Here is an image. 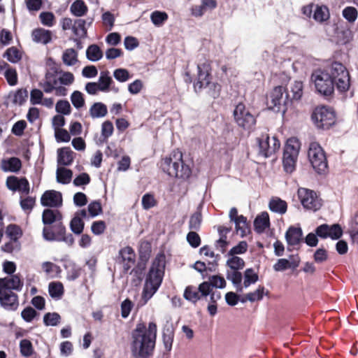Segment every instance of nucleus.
<instances>
[{
  "label": "nucleus",
  "instance_id": "13",
  "mask_svg": "<svg viewBox=\"0 0 358 358\" xmlns=\"http://www.w3.org/2000/svg\"><path fill=\"white\" fill-rule=\"evenodd\" d=\"M0 304L6 310H16L19 306L18 296L11 290L2 289L0 292Z\"/></svg>",
  "mask_w": 358,
  "mask_h": 358
},
{
  "label": "nucleus",
  "instance_id": "10",
  "mask_svg": "<svg viewBox=\"0 0 358 358\" xmlns=\"http://www.w3.org/2000/svg\"><path fill=\"white\" fill-rule=\"evenodd\" d=\"M233 115L236 123L245 129H250L256 124L255 116L243 103H238L236 106Z\"/></svg>",
  "mask_w": 358,
  "mask_h": 358
},
{
  "label": "nucleus",
  "instance_id": "12",
  "mask_svg": "<svg viewBox=\"0 0 358 358\" xmlns=\"http://www.w3.org/2000/svg\"><path fill=\"white\" fill-rule=\"evenodd\" d=\"M6 187L12 192H17L21 194L27 195L30 192L29 181L24 177L15 176H8L6 179Z\"/></svg>",
  "mask_w": 358,
  "mask_h": 358
},
{
  "label": "nucleus",
  "instance_id": "63",
  "mask_svg": "<svg viewBox=\"0 0 358 358\" xmlns=\"http://www.w3.org/2000/svg\"><path fill=\"white\" fill-rule=\"evenodd\" d=\"M28 96V92L25 89H20L15 92L13 96V102L17 104H22Z\"/></svg>",
  "mask_w": 358,
  "mask_h": 358
},
{
  "label": "nucleus",
  "instance_id": "50",
  "mask_svg": "<svg viewBox=\"0 0 358 358\" xmlns=\"http://www.w3.org/2000/svg\"><path fill=\"white\" fill-rule=\"evenodd\" d=\"M349 233L354 243H358V213L352 219Z\"/></svg>",
  "mask_w": 358,
  "mask_h": 358
},
{
  "label": "nucleus",
  "instance_id": "5",
  "mask_svg": "<svg viewBox=\"0 0 358 358\" xmlns=\"http://www.w3.org/2000/svg\"><path fill=\"white\" fill-rule=\"evenodd\" d=\"M315 126L318 129H328L336 122L335 111L330 107H316L311 115Z\"/></svg>",
  "mask_w": 358,
  "mask_h": 358
},
{
  "label": "nucleus",
  "instance_id": "29",
  "mask_svg": "<svg viewBox=\"0 0 358 358\" xmlns=\"http://www.w3.org/2000/svg\"><path fill=\"white\" fill-rule=\"evenodd\" d=\"M301 148V143L298 138L295 137L289 138L286 143L284 153L286 155L298 157Z\"/></svg>",
  "mask_w": 358,
  "mask_h": 358
},
{
  "label": "nucleus",
  "instance_id": "45",
  "mask_svg": "<svg viewBox=\"0 0 358 358\" xmlns=\"http://www.w3.org/2000/svg\"><path fill=\"white\" fill-rule=\"evenodd\" d=\"M342 15L349 23H354L357 19L358 11L353 6H347L343 10Z\"/></svg>",
  "mask_w": 358,
  "mask_h": 358
},
{
  "label": "nucleus",
  "instance_id": "14",
  "mask_svg": "<svg viewBox=\"0 0 358 358\" xmlns=\"http://www.w3.org/2000/svg\"><path fill=\"white\" fill-rule=\"evenodd\" d=\"M315 233L317 236L322 238L338 239L342 236L343 231L339 224L328 225L324 224L316 228Z\"/></svg>",
  "mask_w": 358,
  "mask_h": 358
},
{
  "label": "nucleus",
  "instance_id": "32",
  "mask_svg": "<svg viewBox=\"0 0 358 358\" xmlns=\"http://www.w3.org/2000/svg\"><path fill=\"white\" fill-rule=\"evenodd\" d=\"M62 216L58 210L46 209L43 211L42 220L44 224H51L55 222L61 221Z\"/></svg>",
  "mask_w": 358,
  "mask_h": 358
},
{
  "label": "nucleus",
  "instance_id": "40",
  "mask_svg": "<svg viewBox=\"0 0 358 358\" xmlns=\"http://www.w3.org/2000/svg\"><path fill=\"white\" fill-rule=\"evenodd\" d=\"M71 13L78 17L84 15L87 11V7L82 0H77L71 6Z\"/></svg>",
  "mask_w": 358,
  "mask_h": 358
},
{
  "label": "nucleus",
  "instance_id": "9",
  "mask_svg": "<svg viewBox=\"0 0 358 358\" xmlns=\"http://www.w3.org/2000/svg\"><path fill=\"white\" fill-rule=\"evenodd\" d=\"M259 153L264 157H268L278 152L280 147V143L275 136L268 134H262L257 138Z\"/></svg>",
  "mask_w": 358,
  "mask_h": 358
},
{
  "label": "nucleus",
  "instance_id": "60",
  "mask_svg": "<svg viewBox=\"0 0 358 358\" xmlns=\"http://www.w3.org/2000/svg\"><path fill=\"white\" fill-rule=\"evenodd\" d=\"M4 76L10 85L14 86L17 83V75L14 69L8 68L4 73Z\"/></svg>",
  "mask_w": 358,
  "mask_h": 358
},
{
  "label": "nucleus",
  "instance_id": "46",
  "mask_svg": "<svg viewBox=\"0 0 358 358\" xmlns=\"http://www.w3.org/2000/svg\"><path fill=\"white\" fill-rule=\"evenodd\" d=\"M152 22L157 27L162 26L168 19V15L165 12L154 11L150 15Z\"/></svg>",
  "mask_w": 358,
  "mask_h": 358
},
{
  "label": "nucleus",
  "instance_id": "4",
  "mask_svg": "<svg viewBox=\"0 0 358 358\" xmlns=\"http://www.w3.org/2000/svg\"><path fill=\"white\" fill-rule=\"evenodd\" d=\"M160 166L164 173L171 177L187 179L191 175V170L184 164L182 152L179 150H174L169 156L164 157Z\"/></svg>",
  "mask_w": 358,
  "mask_h": 358
},
{
  "label": "nucleus",
  "instance_id": "49",
  "mask_svg": "<svg viewBox=\"0 0 358 358\" xmlns=\"http://www.w3.org/2000/svg\"><path fill=\"white\" fill-rule=\"evenodd\" d=\"M61 320L57 313H48L43 316V322L46 326H57Z\"/></svg>",
  "mask_w": 358,
  "mask_h": 358
},
{
  "label": "nucleus",
  "instance_id": "48",
  "mask_svg": "<svg viewBox=\"0 0 358 358\" xmlns=\"http://www.w3.org/2000/svg\"><path fill=\"white\" fill-rule=\"evenodd\" d=\"M113 76L116 80L120 83H125L131 78L129 71L123 68L115 69L113 71Z\"/></svg>",
  "mask_w": 358,
  "mask_h": 358
},
{
  "label": "nucleus",
  "instance_id": "21",
  "mask_svg": "<svg viewBox=\"0 0 358 358\" xmlns=\"http://www.w3.org/2000/svg\"><path fill=\"white\" fill-rule=\"evenodd\" d=\"M303 94V84L301 81L294 80L289 85V99L292 101H299Z\"/></svg>",
  "mask_w": 358,
  "mask_h": 358
},
{
  "label": "nucleus",
  "instance_id": "24",
  "mask_svg": "<svg viewBox=\"0 0 358 358\" xmlns=\"http://www.w3.org/2000/svg\"><path fill=\"white\" fill-rule=\"evenodd\" d=\"M302 237L301 228L291 227L285 234L286 241L289 245H296L299 243Z\"/></svg>",
  "mask_w": 358,
  "mask_h": 358
},
{
  "label": "nucleus",
  "instance_id": "51",
  "mask_svg": "<svg viewBox=\"0 0 358 358\" xmlns=\"http://www.w3.org/2000/svg\"><path fill=\"white\" fill-rule=\"evenodd\" d=\"M58 80H59L60 85L64 87L69 86L73 83L74 76L71 72L61 71L59 72Z\"/></svg>",
  "mask_w": 358,
  "mask_h": 358
},
{
  "label": "nucleus",
  "instance_id": "30",
  "mask_svg": "<svg viewBox=\"0 0 358 358\" xmlns=\"http://www.w3.org/2000/svg\"><path fill=\"white\" fill-rule=\"evenodd\" d=\"M269 209L280 215L285 214L287 211V203L278 197H273L268 204Z\"/></svg>",
  "mask_w": 358,
  "mask_h": 358
},
{
  "label": "nucleus",
  "instance_id": "38",
  "mask_svg": "<svg viewBox=\"0 0 358 358\" xmlns=\"http://www.w3.org/2000/svg\"><path fill=\"white\" fill-rule=\"evenodd\" d=\"M72 171L64 167H58L56 172L57 181L62 184H68L72 178Z\"/></svg>",
  "mask_w": 358,
  "mask_h": 358
},
{
  "label": "nucleus",
  "instance_id": "28",
  "mask_svg": "<svg viewBox=\"0 0 358 358\" xmlns=\"http://www.w3.org/2000/svg\"><path fill=\"white\" fill-rule=\"evenodd\" d=\"M270 224L269 216L266 212H263L259 215L254 221L255 230L258 233H262L268 228Z\"/></svg>",
  "mask_w": 358,
  "mask_h": 358
},
{
  "label": "nucleus",
  "instance_id": "61",
  "mask_svg": "<svg viewBox=\"0 0 358 358\" xmlns=\"http://www.w3.org/2000/svg\"><path fill=\"white\" fill-rule=\"evenodd\" d=\"M143 87V83L140 79H136L128 85V91L131 94L135 95L141 92Z\"/></svg>",
  "mask_w": 358,
  "mask_h": 358
},
{
  "label": "nucleus",
  "instance_id": "59",
  "mask_svg": "<svg viewBox=\"0 0 358 358\" xmlns=\"http://www.w3.org/2000/svg\"><path fill=\"white\" fill-rule=\"evenodd\" d=\"M35 198L27 196L20 199V206L24 211L30 212L35 205Z\"/></svg>",
  "mask_w": 358,
  "mask_h": 358
},
{
  "label": "nucleus",
  "instance_id": "27",
  "mask_svg": "<svg viewBox=\"0 0 358 358\" xmlns=\"http://www.w3.org/2000/svg\"><path fill=\"white\" fill-rule=\"evenodd\" d=\"M299 265V259H279L273 265V269L275 271H283L287 268H295Z\"/></svg>",
  "mask_w": 358,
  "mask_h": 358
},
{
  "label": "nucleus",
  "instance_id": "62",
  "mask_svg": "<svg viewBox=\"0 0 358 358\" xmlns=\"http://www.w3.org/2000/svg\"><path fill=\"white\" fill-rule=\"evenodd\" d=\"M248 250V243L245 241H241L237 245L233 247L228 253V255H237L245 253Z\"/></svg>",
  "mask_w": 358,
  "mask_h": 358
},
{
  "label": "nucleus",
  "instance_id": "33",
  "mask_svg": "<svg viewBox=\"0 0 358 358\" xmlns=\"http://www.w3.org/2000/svg\"><path fill=\"white\" fill-rule=\"evenodd\" d=\"M227 278L232 282L237 292H243V287L241 285L243 276L241 273L235 270L228 271L227 272Z\"/></svg>",
  "mask_w": 358,
  "mask_h": 358
},
{
  "label": "nucleus",
  "instance_id": "36",
  "mask_svg": "<svg viewBox=\"0 0 358 358\" xmlns=\"http://www.w3.org/2000/svg\"><path fill=\"white\" fill-rule=\"evenodd\" d=\"M235 223V227L237 234L240 236L243 237L249 232L248 224L247 219L243 215H240L236 220Z\"/></svg>",
  "mask_w": 358,
  "mask_h": 358
},
{
  "label": "nucleus",
  "instance_id": "6",
  "mask_svg": "<svg viewBox=\"0 0 358 358\" xmlns=\"http://www.w3.org/2000/svg\"><path fill=\"white\" fill-rule=\"evenodd\" d=\"M43 238L48 241H63L69 246L73 245L74 238L71 234H66V228L61 222L52 227H45L43 230Z\"/></svg>",
  "mask_w": 358,
  "mask_h": 358
},
{
  "label": "nucleus",
  "instance_id": "42",
  "mask_svg": "<svg viewBox=\"0 0 358 358\" xmlns=\"http://www.w3.org/2000/svg\"><path fill=\"white\" fill-rule=\"evenodd\" d=\"M184 298L192 303H196L200 299V295L198 289L192 286L186 287L183 294Z\"/></svg>",
  "mask_w": 358,
  "mask_h": 358
},
{
  "label": "nucleus",
  "instance_id": "20",
  "mask_svg": "<svg viewBox=\"0 0 358 358\" xmlns=\"http://www.w3.org/2000/svg\"><path fill=\"white\" fill-rule=\"evenodd\" d=\"M0 168L4 172L17 173L22 168V162L19 158L15 157L3 159Z\"/></svg>",
  "mask_w": 358,
  "mask_h": 358
},
{
  "label": "nucleus",
  "instance_id": "64",
  "mask_svg": "<svg viewBox=\"0 0 358 358\" xmlns=\"http://www.w3.org/2000/svg\"><path fill=\"white\" fill-rule=\"evenodd\" d=\"M55 137L57 142H69L71 140L69 133L64 129L55 130Z\"/></svg>",
  "mask_w": 358,
  "mask_h": 358
},
{
  "label": "nucleus",
  "instance_id": "17",
  "mask_svg": "<svg viewBox=\"0 0 358 358\" xmlns=\"http://www.w3.org/2000/svg\"><path fill=\"white\" fill-rule=\"evenodd\" d=\"M41 203L43 206L59 207L62 204V194L55 190H48L42 195Z\"/></svg>",
  "mask_w": 358,
  "mask_h": 358
},
{
  "label": "nucleus",
  "instance_id": "52",
  "mask_svg": "<svg viewBox=\"0 0 358 358\" xmlns=\"http://www.w3.org/2000/svg\"><path fill=\"white\" fill-rule=\"evenodd\" d=\"M4 57L10 62L16 63L21 59V54L16 48H8L4 54Z\"/></svg>",
  "mask_w": 358,
  "mask_h": 358
},
{
  "label": "nucleus",
  "instance_id": "55",
  "mask_svg": "<svg viewBox=\"0 0 358 358\" xmlns=\"http://www.w3.org/2000/svg\"><path fill=\"white\" fill-rule=\"evenodd\" d=\"M41 23L47 27H52L55 22L53 13L50 12H43L39 15Z\"/></svg>",
  "mask_w": 358,
  "mask_h": 358
},
{
  "label": "nucleus",
  "instance_id": "2",
  "mask_svg": "<svg viewBox=\"0 0 358 358\" xmlns=\"http://www.w3.org/2000/svg\"><path fill=\"white\" fill-rule=\"evenodd\" d=\"M156 337L157 325L155 322H149L148 327L138 324L131 334V355L134 358H148L155 348Z\"/></svg>",
  "mask_w": 358,
  "mask_h": 358
},
{
  "label": "nucleus",
  "instance_id": "16",
  "mask_svg": "<svg viewBox=\"0 0 358 358\" xmlns=\"http://www.w3.org/2000/svg\"><path fill=\"white\" fill-rule=\"evenodd\" d=\"M198 69V79L194 84L195 90H201L204 87L205 85H208L210 82V64L208 61H205L203 63L199 64Z\"/></svg>",
  "mask_w": 358,
  "mask_h": 358
},
{
  "label": "nucleus",
  "instance_id": "37",
  "mask_svg": "<svg viewBox=\"0 0 358 358\" xmlns=\"http://www.w3.org/2000/svg\"><path fill=\"white\" fill-rule=\"evenodd\" d=\"M86 56L90 61L97 62L102 58L103 52L97 45L93 44L87 48Z\"/></svg>",
  "mask_w": 358,
  "mask_h": 358
},
{
  "label": "nucleus",
  "instance_id": "22",
  "mask_svg": "<svg viewBox=\"0 0 358 358\" xmlns=\"http://www.w3.org/2000/svg\"><path fill=\"white\" fill-rule=\"evenodd\" d=\"M74 158V152L69 148H62L57 150V163L59 165H70Z\"/></svg>",
  "mask_w": 358,
  "mask_h": 358
},
{
  "label": "nucleus",
  "instance_id": "31",
  "mask_svg": "<svg viewBox=\"0 0 358 358\" xmlns=\"http://www.w3.org/2000/svg\"><path fill=\"white\" fill-rule=\"evenodd\" d=\"M89 113L93 118H101L106 115L108 113L107 106L101 102L94 103L90 108Z\"/></svg>",
  "mask_w": 358,
  "mask_h": 358
},
{
  "label": "nucleus",
  "instance_id": "15",
  "mask_svg": "<svg viewBox=\"0 0 358 358\" xmlns=\"http://www.w3.org/2000/svg\"><path fill=\"white\" fill-rule=\"evenodd\" d=\"M284 92L285 90L282 86H277L273 88L268 98V101L273 109L278 110L280 106L285 105L287 103L289 95L284 94Z\"/></svg>",
  "mask_w": 358,
  "mask_h": 358
},
{
  "label": "nucleus",
  "instance_id": "19",
  "mask_svg": "<svg viewBox=\"0 0 358 358\" xmlns=\"http://www.w3.org/2000/svg\"><path fill=\"white\" fill-rule=\"evenodd\" d=\"M23 283L18 275H12L6 278H0V287L7 290H20Z\"/></svg>",
  "mask_w": 358,
  "mask_h": 358
},
{
  "label": "nucleus",
  "instance_id": "11",
  "mask_svg": "<svg viewBox=\"0 0 358 358\" xmlns=\"http://www.w3.org/2000/svg\"><path fill=\"white\" fill-rule=\"evenodd\" d=\"M298 196L304 208L308 210L316 211L322 206L321 199L317 194L306 188H299Z\"/></svg>",
  "mask_w": 358,
  "mask_h": 358
},
{
  "label": "nucleus",
  "instance_id": "1",
  "mask_svg": "<svg viewBox=\"0 0 358 358\" xmlns=\"http://www.w3.org/2000/svg\"><path fill=\"white\" fill-rule=\"evenodd\" d=\"M316 90L324 96H330L334 85L340 92L350 87V76L346 68L340 62H333L324 69L315 70L311 76Z\"/></svg>",
  "mask_w": 358,
  "mask_h": 358
},
{
  "label": "nucleus",
  "instance_id": "43",
  "mask_svg": "<svg viewBox=\"0 0 358 358\" xmlns=\"http://www.w3.org/2000/svg\"><path fill=\"white\" fill-rule=\"evenodd\" d=\"M258 280V275L252 268H248L244 272V281L243 287L247 288Z\"/></svg>",
  "mask_w": 358,
  "mask_h": 358
},
{
  "label": "nucleus",
  "instance_id": "39",
  "mask_svg": "<svg viewBox=\"0 0 358 358\" xmlns=\"http://www.w3.org/2000/svg\"><path fill=\"white\" fill-rule=\"evenodd\" d=\"M226 264L227 266L231 268V270L235 271L241 270L245 266L244 260L236 255H228V259Z\"/></svg>",
  "mask_w": 358,
  "mask_h": 358
},
{
  "label": "nucleus",
  "instance_id": "47",
  "mask_svg": "<svg viewBox=\"0 0 358 358\" xmlns=\"http://www.w3.org/2000/svg\"><path fill=\"white\" fill-rule=\"evenodd\" d=\"M71 230L76 234H80L84 229V222L78 216H74L70 222Z\"/></svg>",
  "mask_w": 358,
  "mask_h": 358
},
{
  "label": "nucleus",
  "instance_id": "58",
  "mask_svg": "<svg viewBox=\"0 0 358 358\" xmlns=\"http://www.w3.org/2000/svg\"><path fill=\"white\" fill-rule=\"evenodd\" d=\"M20 352L24 357L30 356L33 352L32 344L27 339H23L20 343Z\"/></svg>",
  "mask_w": 358,
  "mask_h": 358
},
{
  "label": "nucleus",
  "instance_id": "25",
  "mask_svg": "<svg viewBox=\"0 0 358 358\" xmlns=\"http://www.w3.org/2000/svg\"><path fill=\"white\" fill-rule=\"evenodd\" d=\"M113 83V79L107 71L100 73L98 82H96L100 92H108L110 90V85Z\"/></svg>",
  "mask_w": 358,
  "mask_h": 358
},
{
  "label": "nucleus",
  "instance_id": "18",
  "mask_svg": "<svg viewBox=\"0 0 358 358\" xmlns=\"http://www.w3.org/2000/svg\"><path fill=\"white\" fill-rule=\"evenodd\" d=\"M121 262L125 271H128L134 265L136 255L131 247H125L120 250L119 252Z\"/></svg>",
  "mask_w": 358,
  "mask_h": 358
},
{
  "label": "nucleus",
  "instance_id": "26",
  "mask_svg": "<svg viewBox=\"0 0 358 358\" xmlns=\"http://www.w3.org/2000/svg\"><path fill=\"white\" fill-rule=\"evenodd\" d=\"M31 36L35 42L43 44L48 43L52 38L51 31L42 28L34 30Z\"/></svg>",
  "mask_w": 358,
  "mask_h": 358
},
{
  "label": "nucleus",
  "instance_id": "34",
  "mask_svg": "<svg viewBox=\"0 0 358 358\" xmlns=\"http://www.w3.org/2000/svg\"><path fill=\"white\" fill-rule=\"evenodd\" d=\"M62 58L64 64L68 66H73L78 62V52L73 48L65 50Z\"/></svg>",
  "mask_w": 358,
  "mask_h": 358
},
{
  "label": "nucleus",
  "instance_id": "56",
  "mask_svg": "<svg viewBox=\"0 0 358 358\" xmlns=\"http://www.w3.org/2000/svg\"><path fill=\"white\" fill-rule=\"evenodd\" d=\"M264 293V287L259 286L255 291L246 294L248 301L254 302L262 299Z\"/></svg>",
  "mask_w": 358,
  "mask_h": 358
},
{
  "label": "nucleus",
  "instance_id": "54",
  "mask_svg": "<svg viewBox=\"0 0 358 358\" xmlns=\"http://www.w3.org/2000/svg\"><path fill=\"white\" fill-rule=\"evenodd\" d=\"M71 101L73 106L79 109L85 105V99L83 94L79 91H75L71 96Z\"/></svg>",
  "mask_w": 358,
  "mask_h": 358
},
{
  "label": "nucleus",
  "instance_id": "7",
  "mask_svg": "<svg viewBox=\"0 0 358 358\" xmlns=\"http://www.w3.org/2000/svg\"><path fill=\"white\" fill-rule=\"evenodd\" d=\"M308 159L313 168L318 173H324L327 170V161L323 148L317 142H311L308 152Z\"/></svg>",
  "mask_w": 358,
  "mask_h": 358
},
{
  "label": "nucleus",
  "instance_id": "23",
  "mask_svg": "<svg viewBox=\"0 0 358 358\" xmlns=\"http://www.w3.org/2000/svg\"><path fill=\"white\" fill-rule=\"evenodd\" d=\"M313 17L319 23H323L329 20L330 18V13L328 7L324 5H315Z\"/></svg>",
  "mask_w": 358,
  "mask_h": 358
},
{
  "label": "nucleus",
  "instance_id": "53",
  "mask_svg": "<svg viewBox=\"0 0 358 358\" xmlns=\"http://www.w3.org/2000/svg\"><path fill=\"white\" fill-rule=\"evenodd\" d=\"M6 234L11 240L17 241L21 236L22 231L17 225L10 224L6 228Z\"/></svg>",
  "mask_w": 358,
  "mask_h": 358
},
{
  "label": "nucleus",
  "instance_id": "41",
  "mask_svg": "<svg viewBox=\"0 0 358 358\" xmlns=\"http://www.w3.org/2000/svg\"><path fill=\"white\" fill-rule=\"evenodd\" d=\"M297 157L283 153V166L287 173H292L294 170Z\"/></svg>",
  "mask_w": 358,
  "mask_h": 358
},
{
  "label": "nucleus",
  "instance_id": "3",
  "mask_svg": "<svg viewBox=\"0 0 358 358\" xmlns=\"http://www.w3.org/2000/svg\"><path fill=\"white\" fill-rule=\"evenodd\" d=\"M166 257L164 254H158L152 261L146 276L143 291V298L147 301L157 291L164 275Z\"/></svg>",
  "mask_w": 358,
  "mask_h": 358
},
{
  "label": "nucleus",
  "instance_id": "35",
  "mask_svg": "<svg viewBox=\"0 0 358 358\" xmlns=\"http://www.w3.org/2000/svg\"><path fill=\"white\" fill-rule=\"evenodd\" d=\"M50 296L55 299H60L64 294V286L62 282L55 281L51 282L48 285Z\"/></svg>",
  "mask_w": 358,
  "mask_h": 358
},
{
  "label": "nucleus",
  "instance_id": "44",
  "mask_svg": "<svg viewBox=\"0 0 358 358\" xmlns=\"http://www.w3.org/2000/svg\"><path fill=\"white\" fill-rule=\"evenodd\" d=\"M85 21L82 19H78L74 21L73 26V31L76 36L83 38L87 34V30L85 29Z\"/></svg>",
  "mask_w": 358,
  "mask_h": 358
},
{
  "label": "nucleus",
  "instance_id": "57",
  "mask_svg": "<svg viewBox=\"0 0 358 358\" xmlns=\"http://www.w3.org/2000/svg\"><path fill=\"white\" fill-rule=\"evenodd\" d=\"M56 111L63 115H69L71 113V105L68 101L60 100L55 106Z\"/></svg>",
  "mask_w": 358,
  "mask_h": 358
},
{
  "label": "nucleus",
  "instance_id": "8",
  "mask_svg": "<svg viewBox=\"0 0 358 358\" xmlns=\"http://www.w3.org/2000/svg\"><path fill=\"white\" fill-rule=\"evenodd\" d=\"M57 69L53 71H47L44 79L40 83V86L43 88L45 93L54 92L55 95L59 96H66L67 89L60 85L58 77L56 76Z\"/></svg>",
  "mask_w": 358,
  "mask_h": 358
}]
</instances>
